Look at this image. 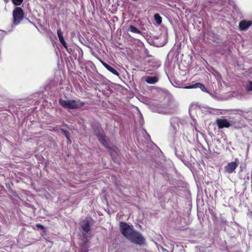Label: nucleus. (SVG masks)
<instances>
[{"label":"nucleus","instance_id":"f3484780","mask_svg":"<svg viewBox=\"0 0 252 252\" xmlns=\"http://www.w3.org/2000/svg\"><path fill=\"white\" fill-rule=\"evenodd\" d=\"M12 1L14 5L18 6L21 4L23 0H12Z\"/></svg>","mask_w":252,"mask_h":252},{"label":"nucleus","instance_id":"7ed1b4c3","mask_svg":"<svg viewBox=\"0 0 252 252\" xmlns=\"http://www.w3.org/2000/svg\"><path fill=\"white\" fill-rule=\"evenodd\" d=\"M13 23L17 25L24 18V13L21 7H16L13 11Z\"/></svg>","mask_w":252,"mask_h":252},{"label":"nucleus","instance_id":"5701e85b","mask_svg":"<svg viewBox=\"0 0 252 252\" xmlns=\"http://www.w3.org/2000/svg\"><path fill=\"white\" fill-rule=\"evenodd\" d=\"M248 216H249L250 218L252 219V212H249V213L248 214Z\"/></svg>","mask_w":252,"mask_h":252},{"label":"nucleus","instance_id":"a211bd4d","mask_svg":"<svg viewBox=\"0 0 252 252\" xmlns=\"http://www.w3.org/2000/svg\"><path fill=\"white\" fill-rule=\"evenodd\" d=\"M246 90L247 91H252V82L250 81L249 82L248 84L247 85L246 87Z\"/></svg>","mask_w":252,"mask_h":252},{"label":"nucleus","instance_id":"6e6552de","mask_svg":"<svg viewBox=\"0 0 252 252\" xmlns=\"http://www.w3.org/2000/svg\"><path fill=\"white\" fill-rule=\"evenodd\" d=\"M82 230L87 233L89 232L90 230V222L87 219L83 220L81 223Z\"/></svg>","mask_w":252,"mask_h":252},{"label":"nucleus","instance_id":"b1692460","mask_svg":"<svg viewBox=\"0 0 252 252\" xmlns=\"http://www.w3.org/2000/svg\"><path fill=\"white\" fill-rule=\"evenodd\" d=\"M6 2H7L8 0H4Z\"/></svg>","mask_w":252,"mask_h":252},{"label":"nucleus","instance_id":"4468645a","mask_svg":"<svg viewBox=\"0 0 252 252\" xmlns=\"http://www.w3.org/2000/svg\"><path fill=\"white\" fill-rule=\"evenodd\" d=\"M129 30L131 32H134V33H138V34L141 33V32L140 30H139L137 28H136L135 27H134V26H132V25L129 26Z\"/></svg>","mask_w":252,"mask_h":252},{"label":"nucleus","instance_id":"f8f14e48","mask_svg":"<svg viewBox=\"0 0 252 252\" xmlns=\"http://www.w3.org/2000/svg\"><path fill=\"white\" fill-rule=\"evenodd\" d=\"M80 252H88L87 249L90 247L88 241H85L80 246Z\"/></svg>","mask_w":252,"mask_h":252},{"label":"nucleus","instance_id":"ddd939ff","mask_svg":"<svg viewBox=\"0 0 252 252\" xmlns=\"http://www.w3.org/2000/svg\"><path fill=\"white\" fill-rule=\"evenodd\" d=\"M154 17L157 24L160 25L161 23L162 18L158 13L155 14Z\"/></svg>","mask_w":252,"mask_h":252},{"label":"nucleus","instance_id":"412c9836","mask_svg":"<svg viewBox=\"0 0 252 252\" xmlns=\"http://www.w3.org/2000/svg\"><path fill=\"white\" fill-rule=\"evenodd\" d=\"M36 226L37 227L40 228L41 229H43L44 228V227L40 224H36Z\"/></svg>","mask_w":252,"mask_h":252},{"label":"nucleus","instance_id":"f257e3e1","mask_svg":"<svg viewBox=\"0 0 252 252\" xmlns=\"http://www.w3.org/2000/svg\"><path fill=\"white\" fill-rule=\"evenodd\" d=\"M120 231L122 234L130 242L139 245L145 243V239L139 232L135 230L132 225H129L126 222L120 223Z\"/></svg>","mask_w":252,"mask_h":252},{"label":"nucleus","instance_id":"0eeeda50","mask_svg":"<svg viewBox=\"0 0 252 252\" xmlns=\"http://www.w3.org/2000/svg\"><path fill=\"white\" fill-rule=\"evenodd\" d=\"M200 88L201 90V91H202L203 92L208 93V91H207V89L206 88L205 86L203 84H202V83H196L195 84L190 85V86H186L185 87V89H194V88Z\"/></svg>","mask_w":252,"mask_h":252},{"label":"nucleus","instance_id":"9d476101","mask_svg":"<svg viewBox=\"0 0 252 252\" xmlns=\"http://www.w3.org/2000/svg\"><path fill=\"white\" fill-rule=\"evenodd\" d=\"M103 65L109 71H110L111 73H112L113 74L119 76V72L115 69H114L113 67L110 66L109 65H108L107 63H105L104 62H101Z\"/></svg>","mask_w":252,"mask_h":252},{"label":"nucleus","instance_id":"f03ea898","mask_svg":"<svg viewBox=\"0 0 252 252\" xmlns=\"http://www.w3.org/2000/svg\"><path fill=\"white\" fill-rule=\"evenodd\" d=\"M60 104L63 108L66 109H73L82 107L84 103L80 100H63L60 99L59 100Z\"/></svg>","mask_w":252,"mask_h":252},{"label":"nucleus","instance_id":"39448f33","mask_svg":"<svg viewBox=\"0 0 252 252\" xmlns=\"http://www.w3.org/2000/svg\"><path fill=\"white\" fill-rule=\"evenodd\" d=\"M95 135L98 137L99 141L102 143V144L105 147H107V140L105 136L104 135L103 131L102 130H98V131H95Z\"/></svg>","mask_w":252,"mask_h":252},{"label":"nucleus","instance_id":"1a4fd4ad","mask_svg":"<svg viewBox=\"0 0 252 252\" xmlns=\"http://www.w3.org/2000/svg\"><path fill=\"white\" fill-rule=\"evenodd\" d=\"M252 24L251 21H242L239 23V28L241 30L247 29Z\"/></svg>","mask_w":252,"mask_h":252},{"label":"nucleus","instance_id":"dca6fc26","mask_svg":"<svg viewBox=\"0 0 252 252\" xmlns=\"http://www.w3.org/2000/svg\"><path fill=\"white\" fill-rule=\"evenodd\" d=\"M59 40H60L61 43L63 45V46L66 49V50L68 51L66 43L65 42V40H64L63 37L60 38Z\"/></svg>","mask_w":252,"mask_h":252},{"label":"nucleus","instance_id":"2eb2a0df","mask_svg":"<svg viewBox=\"0 0 252 252\" xmlns=\"http://www.w3.org/2000/svg\"><path fill=\"white\" fill-rule=\"evenodd\" d=\"M59 40H60L61 43L63 45V46L66 49V50L68 51L66 43L65 42V40H64L63 37L60 38Z\"/></svg>","mask_w":252,"mask_h":252},{"label":"nucleus","instance_id":"9b49d317","mask_svg":"<svg viewBox=\"0 0 252 252\" xmlns=\"http://www.w3.org/2000/svg\"><path fill=\"white\" fill-rule=\"evenodd\" d=\"M145 81L148 84H154L158 82V78L157 76H147Z\"/></svg>","mask_w":252,"mask_h":252},{"label":"nucleus","instance_id":"6ab92c4d","mask_svg":"<svg viewBox=\"0 0 252 252\" xmlns=\"http://www.w3.org/2000/svg\"><path fill=\"white\" fill-rule=\"evenodd\" d=\"M60 130L62 131V132L63 133V134L66 137V138L67 139L69 140V132H68V131H67L66 130H64L63 128H61Z\"/></svg>","mask_w":252,"mask_h":252},{"label":"nucleus","instance_id":"4be33fe9","mask_svg":"<svg viewBox=\"0 0 252 252\" xmlns=\"http://www.w3.org/2000/svg\"><path fill=\"white\" fill-rule=\"evenodd\" d=\"M110 152L111 155L112 157L115 156V154H116V155H117V152L116 151H110Z\"/></svg>","mask_w":252,"mask_h":252},{"label":"nucleus","instance_id":"423d86ee","mask_svg":"<svg viewBox=\"0 0 252 252\" xmlns=\"http://www.w3.org/2000/svg\"><path fill=\"white\" fill-rule=\"evenodd\" d=\"M238 166V164L236 162H231L228 163L225 167V171L228 173H232L234 171Z\"/></svg>","mask_w":252,"mask_h":252},{"label":"nucleus","instance_id":"20e7f679","mask_svg":"<svg viewBox=\"0 0 252 252\" xmlns=\"http://www.w3.org/2000/svg\"><path fill=\"white\" fill-rule=\"evenodd\" d=\"M216 124L219 128H228L231 124L229 121L226 119H218L216 120Z\"/></svg>","mask_w":252,"mask_h":252},{"label":"nucleus","instance_id":"aec40b11","mask_svg":"<svg viewBox=\"0 0 252 252\" xmlns=\"http://www.w3.org/2000/svg\"><path fill=\"white\" fill-rule=\"evenodd\" d=\"M57 34L59 37V39L63 37V33L62 32L61 29H58L57 31Z\"/></svg>","mask_w":252,"mask_h":252}]
</instances>
